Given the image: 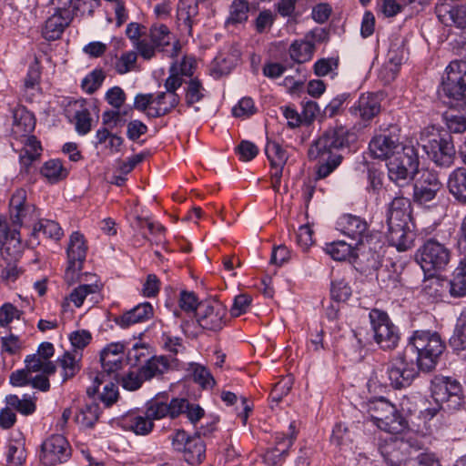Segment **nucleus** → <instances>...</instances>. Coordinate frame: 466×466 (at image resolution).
Listing matches in <instances>:
<instances>
[{
    "label": "nucleus",
    "mask_w": 466,
    "mask_h": 466,
    "mask_svg": "<svg viewBox=\"0 0 466 466\" xmlns=\"http://www.w3.org/2000/svg\"><path fill=\"white\" fill-rule=\"evenodd\" d=\"M104 79V72L101 69H96L82 80L81 86L86 93L92 94L101 86Z\"/></svg>",
    "instance_id": "obj_58"
},
{
    "label": "nucleus",
    "mask_w": 466,
    "mask_h": 466,
    "mask_svg": "<svg viewBox=\"0 0 466 466\" xmlns=\"http://www.w3.org/2000/svg\"><path fill=\"white\" fill-rule=\"evenodd\" d=\"M451 257V250L433 238L426 240L416 252V260L425 272L444 269Z\"/></svg>",
    "instance_id": "obj_11"
},
{
    "label": "nucleus",
    "mask_w": 466,
    "mask_h": 466,
    "mask_svg": "<svg viewBox=\"0 0 466 466\" xmlns=\"http://www.w3.org/2000/svg\"><path fill=\"white\" fill-rule=\"evenodd\" d=\"M153 316V307L149 302L137 305L130 310L116 318V323L121 328H128L131 325L148 320Z\"/></svg>",
    "instance_id": "obj_31"
},
{
    "label": "nucleus",
    "mask_w": 466,
    "mask_h": 466,
    "mask_svg": "<svg viewBox=\"0 0 466 466\" xmlns=\"http://www.w3.org/2000/svg\"><path fill=\"white\" fill-rule=\"evenodd\" d=\"M72 20V17L56 11L54 15L46 21L42 31L43 36L48 41L58 39Z\"/></svg>",
    "instance_id": "obj_32"
},
{
    "label": "nucleus",
    "mask_w": 466,
    "mask_h": 466,
    "mask_svg": "<svg viewBox=\"0 0 466 466\" xmlns=\"http://www.w3.org/2000/svg\"><path fill=\"white\" fill-rule=\"evenodd\" d=\"M13 117L12 133L16 139L29 136L34 131L35 127V116L25 106L15 107L13 112Z\"/></svg>",
    "instance_id": "obj_29"
},
{
    "label": "nucleus",
    "mask_w": 466,
    "mask_h": 466,
    "mask_svg": "<svg viewBox=\"0 0 466 466\" xmlns=\"http://www.w3.org/2000/svg\"><path fill=\"white\" fill-rule=\"evenodd\" d=\"M171 442L188 464H199L205 458L206 445L198 434L189 436L185 431L177 430L171 436Z\"/></svg>",
    "instance_id": "obj_15"
},
{
    "label": "nucleus",
    "mask_w": 466,
    "mask_h": 466,
    "mask_svg": "<svg viewBox=\"0 0 466 466\" xmlns=\"http://www.w3.org/2000/svg\"><path fill=\"white\" fill-rule=\"evenodd\" d=\"M100 416V408L97 403L85 405L76 414V421L83 428L91 429L95 426Z\"/></svg>",
    "instance_id": "obj_41"
},
{
    "label": "nucleus",
    "mask_w": 466,
    "mask_h": 466,
    "mask_svg": "<svg viewBox=\"0 0 466 466\" xmlns=\"http://www.w3.org/2000/svg\"><path fill=\"white\" fill-rule=\"evenodd\" d=\"M402 466H441L438 460L429 453H420L416 457H410Z\"/></svg>",
    "instance_id": "obj_64"
},
{
    "label": "nucleus",
    "mask_w": 466,
    "mask_h": 466,
    "mask_svg": "<svg viewBox=\"0 0 466 466\" xmlns=\"http://www.w3.org/2000/svg\"><path fill=\"white\" fill-rule=\"evenodd\" d=\"M381 100L373 93L362 94L358 101L350 107V113L363 121H370L380 114Z\"/></svg>",
    "instance_id": "obj_28"
},
{
    "label": "nucleus",
    "mask_w": 466,
    "mask_h": 466,
    "mask_svg": "<svg viewBox=\"0 0 466 466\" xmlns=\"http://www.w3.org/2000/svg\"><path fill=\"white\" fill-rule=\"evenodd\" d=\"M187 406L186 399L174 398L169 402L164 396H157L146 404V414L152 420L166 417L174 419L184 412Z\"/></svg>",
    "instance_id": "obj_19"
},
{
    "label": "nucleus",
    "mask_w": 466,
    "mask_h": 466,
    "mask_svg": "<svg viewBox=\"0 0 466 466\" xmlns=\"http://www.w3.org/2000/svg\"><path fill=\"white\" fill-rule=\"evenodd\" d=\"M183 83L186 84L185 102L188 106H191L204 98L206 90L200 80L197 77H191L187 82L183 80Z\"/></svg>",
    "instance_id": "obj_47"
},
{
    "label": "nucleus",
    "mask_w": 466,
    "mask_h": 466,
    "mask_svg": "<svg viewBox=\"0 0 466 466\" xmlns=\"http://www.w3.org/2000/svg\"><path fill=\"white\" fill-rule=\"evenodd\" d=\"M388 177L398 187L409 186L418 172L419 156L413 145L402 147L401 152L390 158L387 163Z\"/></svg>",
    "instance_id": "obj_6"
},
{
    "label": "nucleus",
    "mask_w": 466,
    "mask_h": 466,
    "mask_svg": "<svg viewBox=\"0 0 466 466\" xmlns=\"http://www.w3.org/2000/svg\"><path fill=\"white\" fill-rule=\"evenodd\" d=\"M22 311L11 303H4L0 307V326L5 327L14 319H19Z\"/></svg>",
    "instance_id": "obj_62"
},
{
    "label": "nucleus",
    "mask_w": 466,
    "mask_h": 466,
    "mask_svg": "<svg viewBox=\"0 0 466 466\" xmlns=\"http://www.w3.org/2000/svg\"><path fill=\"white\" fill-rule=\"evenodd\" d=\"M56 363L62 369L64 381L73 378L80 370L79 360L69 351L57 358Z\"/></svg>",
    "instance_id": "obj_46"
},
{
    "label": "nucleus",
    "mask_w": 466,
    "mask_h": 466,
    "mask_svg": "<svg viewBox=\"0 0 466 466\" xmlns=\"http://www.w3.org/2000/svg\"><path fill=\"white\" fill-rule=\"evenodd\" d=\"M196 316L202 329L218 331L226 325L227 308L219 301L202 302Z\"/></svg>",
    "instance_id": "obj_17"
},
{
    "label": "nucleus",
    "mask_w": 466,
    "mask_h": 466,
    "mask_svg": "<svg viewBox=\"0 0 466 466\" xmlns=\"http://www.w3.org/2000/svg\"><path fill=\"white\" fill-rule=\"evenodd\" d=\"M388 240L399 251H406L413 246L415 234L410 228V211L387 212Z\"/></svg>",
    "instance_id": "obj_9"
},
{
    "label": "nucleus",
    "mask_w": 466,
    "mask_h": 466,
    "mask_svg": "<svg viewBox=\"0 0 466 466\" xmlns=\"http://www.w3.org/2000/svg\"><path fill=\"white\" fill-rule=\"evenodd\" d=\"M0 250L5 260L17 261L21 258L24 245L16 228L0 224Z\"/></svg>",
    "instance_id": "obj_25"
},
{
    "label": "nucleus",
    "mask_w": 466,
    "mask_h": 466,
    "mask_svg": "<svg viewBox=\"0 0 466 466\" xmlns=\"http://www.w3.org/2000/svg\"><path fill=\"white\" fill-rule=\"evenodd\" d=\"M422 148L437 166L449 167L455 158V148L449 134H433L423 140Z\"/></svg>",
    "instance_id": "obj_13"
},
{
    "label": "nucleus",
    "mask_w": 466,
    "mask_h": 466,
    "mask_svg": "<svg viewBox=\"0 0 466 466\" xmlns=\"http://www.w3.org/2000/svg\"><path fill=\"white\" fill-rule=\"evenodd\" d=\"M239 60V53L237 49L220 53L213 61V71L218 75L228 74Z\"/></svg>",
    "instance_id": "obj_40"
},
{
    "label": "nucleus",
    "mask_w": 466,
    "mask_h": 466,
    "mask_svg": "<svg viewBox=\"0 0 466 466\" xmlns=\"http://www.w3.org/2000/svg\"><path fill=\"white\" fill-rule=\"evenodd\" d=\"M70 456L71 447L63 435L54 434L42 443L40 460L45 465L64 463Z\"/></svg>",
    "instance_id": "obj_18"
},
{
    "label": "nucleus",
    "mask_w": 466,
    "mask_h": 466,
    "mask_svg": "<svg viewBox=\"0 0 466 466\" xmlns=\"http://www.w3.org/2000/svg\"><path fill=\"white\" fill-rule=\"evenodd\" d=\"M42 233L45 237L52 239L58 240L63 236V230L54 220L41 219L33 228L31 238H38L39 234Z\"/></svg>",
    "instance_id": "obj_44"
},
{
    "label": "nucleus",
    "mask_w": 466,
    "mask_h": 466,
    "mask_svg": "<svg viewBox=\"0 0 466 466\" xmlns=\"http://www.w3.org/2000/svg\"><path fill=\"white\" fill-rule=\"evenodd\" d=\"M444 291L443 283L435 278L424 281L421 295L430 302L441 300Z\"/></svg>",
    "instance_id": "obj_50"
},
{
    "label": "nucleus",
    "mask_w": 466,
    "mask_h": 466,
    "mask_svg": "<svg viewBox=\"0 0 466 466\" xmlns=\"http://www.w3.org/2000/svg\"><path fill=\"white\" fill-rule=\"evenodd\" d=\"M191 370L194 381L199 384L203 389H211L215 386V379L206 367L194 364L191 367Z\"/></svg>",
    "instance_id": "obj_55"
},
{
    "label": "nucleus",
    "mask_w": 466,
    "mask_h": 466,
    "mask_svg": "<svg viewBox=\"0 0 466 466\" xmlns=\"http://www.w3.org/2000/svg\"><path fill=\"white\" fill-rule=\"evenodd\" d=\"M144 381L146 379L141 376L140 369L137 371H129L121 378L122 387L131 391L138 390Z\"/></svg>",
    "instance_id": "obj_61"
},
{
    "label": "nucleus",
    "mask_w": 466,
    "mask_h": 466,
    "mask_svg": "<svg viewBox=\"0 0 466 466\" xmlns=\"http://www.w3.org/2000/svg\"><path fill=\"white\" fill-rule=\"evenodd\" d=\"M137 60V54L135 51L125 52L116 59L115 69L120 75L127 74L135 70Z\"/></svg>",
    "instance_id": "obj_56"
},
{
    "label": "nucleus",
    "mask_w": 466,
    "mask_h": 466,
    "mask_svg": "<svg viewBox=\"0 0 466 466\" xmlns=\"http://www.w3.org/2000/svg\"><path fill=\"white\" fill-rule=\"evenodd\" d=\"M435 11L439 20L445 25L466 28V4L458 0H441Z\"/></svg>",
    "instance_id": "obj_22"
},
{
    "label": "nucleus",
    "mask_w": 466,
    "mask_h": 466,
    "mask_svg": "<svg viewBox=\"0 0 466 466\" xmlns=\"http://www.w3.org/2000/svg\"><path fill=\"white\" fill-rule=\"evenodd\" d=\"M248 11L249 5L247 0H234L230 5L228 23L239 24L247 21Z\"/></svg>",
    "instance_id": "obj_52"
},
{
    "label": "nucleus",
    "mask_w": 466,
    "mask_h": 466,
    "mask_svg": "<svg viewBox=\"0 0 466 466\" xmlns=\"http://www.w3.org/2000/svg\"><path fill=\"white\" fill-rule=\"evenodd\" d=\"M450 293L454 298H461L466 295V276L455 269L452 279L448 283Z\"/></svg>",
    "instance_id": "obj_60"
},
{
    "label": "nucleus",
    "mask_w": 466,
    "mask_h": 466,
    "mask_svg": "<svg viewBox=\"0 0 466 466\" xmlns=\"http://www.w3.org/2000/svg\"><path fill=\"white\" fill-rule=\"evenodd\" d=\"M151 357L149 348L145 343L136 342L127 350L126 361L131 366H137L145 363Z\"/></svg>",
    "instance_id": "obj_48"
},
{
    "label": "nucleus",
    "mask_w": 466,
    "mask_h": 466,
    "mask_svg": "<svg viewBox=\"0 0 466 466\" xmlns=\"http://www.w3.org/2000/svg\"><path fill=\"white\" fill-rule=\"evenodd\" d=\"M40 68L38 64L35 62L32 64L27 71L26 76L24 81L25 92H30V95H34V92L38 90V84L40 79Z\"/></svg>",
    "instance_id": "obj_59"
},
{
    "label": "nucleus",
    "mask_w": 466,
    "mask_h": 466,
    "mask_svg": "<svg viewBox=\"0 0 466 466\" xmlns=\"http://www.w3.org/2000/svg\"><path fill=\"white\" fill-rule=\"evenodd\" d=\"M404 41L396 39L392 41L387 55V62L380 70V78L386 83L393 81L400 70V67L406 58Z\"/></svg>",
    "instance_id": "obj_24"
},
{
    "label": "nucleus",
    "mask_w": 466,
    "mask_h": 466,
    "mask_svg": "<svg viewBox=\"0 0 466 466\" xmlns=\"http://www.w3.org/2000/svg\"><path fill=\"white\" fill-rule=\"evenodd\" d=\"M441 187V183L437 174L430 170H423L413 186L414 200L420 204H426L436 197Z\"/></svg>",
    "instance_id": "obj_26"
},
{
    "label": "nucleus",
    "mask_w": 466,
    "mask_h": 466,
    "mask_svg": "<svg viewBox=\"0 0 466 466\" xmlns=\"http://www.w3.org/2000/svg\"><path fill=\"white\" fill-rule=\"evenodd\" d=\"M445 343L437 332L416 330L409 340L405 350L415 356L420 370L431 371L445 350Z\"/></svg>",
    "instance_id": "obj_3"
},
{
    "label": "nucleus",
    "mask_w": 466,
    "mask_h": 466,
    "mask_svg": "<svg viewBox=\"0 0 466 466\" xmlns=\"http://www.w3.org/2000/svg\"><path fill=\"white\" fill-rule=\"evenodd\" d=\"M442 91L453 106H466V61H451L445 69Z\"/></svg>",
    "instance_id": "obj_7"
},
{
    "label": "nucleus",
    "mask_w": 466,
    "mask_h": 466,
    "mask_svg": "<svg viewBox=\"0 0 466 466\" xmlns=\"http://www.w3.org/2000/svg\"><path fill=\"white\" fill-rule=\"evenodd\" d=\"M6 404L16 410L23 415H30L35 410V404L30 399H19L17 395H8L5 398Z\"/></svg>",
    "instance_id": "obj_54"
},
{
    "label": "nucleus",
    "mask_w": 466,
    "mask_h": 466,
    "mask_svg": "<svg viewBox=\"0 0 466 466\" xmlns=\"http://www.w3.org/2000/svg\"><path fill=\"white\" fill-rule=\"evenodd\" d=\"M336 225L339 231L355 241V245H364L371 238L367 222L358 216L344 214Z\"/></svg>",
    "instance_id": "obj_21"
},
{
    "label": "nucleus",
    "mask_w": 466,
    "mask_h": 466,
    "mask_svg": "<svg viewBox=\"0 0 466 466\" xmlns=\"http://www.w3.org/2000/svg\"><path fill=\"white\" fill-rule=\"evenodd\" d=\"M169 361L165 356H151L139 369L146 380L163 375L169 369Z\"/></svg>",
    "instance_id": "obj_37"
},
{
    "label": "nucleus",
    "mask_w": 466,
    "mask_h": 466,
    "mask_svg": "<svg viewBox=\"0 0 466 466\" xmlns=\"http://www.w3.org/2000/svg\"><path fill=\"white\" fill-rule=\"evenodd\" d=\"M400 142V128L397 125H390L375 135L369 144V149L376 158H391L406 147Z\"/></svg>",
    "instance_id": "obj_12"
},
{
    "label": "nucleus",
    "mask_w": 466,
    "mask_h": 466,
    "mask_svg": "<svg viewBox=\"0 0 466 466\" xmlns=\"http://www.w3.org/2000/svg\"><path fill=\"white\" fill-rule=\"evenodd\" d=\"M102 372L98 374L95 382L96 387L104 382L105 374L116 379L117 372L126 362L125 346L119 342H113L105 347L100 353Z\"/></svg>",
    "instance_id": "obj_16"
},
{
    "label": "nucleus",
    "mask_w": 466,
    "mask_h": 466,
    "mask_svg": "<svg viewBox=\"0 0 466 466\" xmlns=\"http://www.w3.org/2000/svg\"><path fill=\"white\" fill-rule=\"evenodd\" d=\"M289 430L290 433L289 434L277 433L276 446L267 452L266 459L271 461L272 464L279 462L288 455L289 450L297 436L294 422L290 423Z\"/></svg>",
    "instance_id": "obj_30"
},
{
    "label": "nucleus",
    "mask_w": 466,
    "mask_h": 466,
    "mask_svg": "<svg viewBox=\"0 0 466 466\" xmlns=\"http://www.w3.org/2000/svg\"><path fill=\"white\" fill-rule=\"evenodd\" d=\"M126 430H130L137 435H147L154 428V422L147 414H130L126 416L122 421Z\"/></svg>",
    "instance_id": "obj_38"
},
{
    "label": "nucleus",
    "mask_w": 466,
    "mask_h": 466,
    "mask_svg": "<svg viewBox=\"0 0 466 466\" xmlns=\"http://www.w3.org/2000/svg\"><path fill=\"white\" fill-rule=\"evenodd\" d=\"M375 425L381 431L391 434V436H397L405 430L406 421L396 410L395 414L388 415L387 419L380 420Z\"/></svg>",
    "instance_id": "obj_45"
},
{
    "label": "nucleus",
    "mask_w": 466,
    "mask_h": 466,
    "mask_svg": "<svg viewBox=\"0 0 466 466\" xmlns=\"http://www.w3.org/2000/svg\"><path fill=\"white\" fill-rule=\"evenodd\" d=\"M351 136L347 127L336 126L323 131L312 142L308 154L310 159L319 161L317 170L319 178H325L340 165L342 156L339 152L349 147Z\"/></svg>",
    "instance_id": "obj_1"
},
{
    "label": "nucleus",
    "mask_w": 466,
    "mask_h": 466,
    "mask_svg": "<svg viewBox=\"0 0 466 466\" xmlns=\"http://www.w3.org/2000/svg\"><path fill=\"white\" fill-rule=\"evenodd\" d=\"M87 246L83 234L75 231L70 235L66 248L68 264L65 272L67 280H73L76 274L82 269L83 262L86 259Z\"/></svg>",
    "instance_id": "obj_20"
},
{
    "label": "nucleus",
    "mask_w": 466,
    "mask_h": 466,
    "mask_svg": "<svg viewBox=\"0 0 466 466\" xmlns=\"http://www.w3.org/2000/svg\"><path fill=\"white\" fill-rule=\"evenodd\" d=\"M423 440L416 434L408 433L404 437L390 436L380 444L379 450L385 461L390 466H402L412 452L421 450Z\"/></svg>",
    "instance_id": "obj_5"
},
{
    "label": "nucleus",
    "mask_w": 466,
    "mask_h": 466,
    "mask_svg": "<svg viewBox=\"0 0 466 466\" xmlns=\"http://www.w3.org/2000/svg\"><path fill=\"white\" fill-rule=\"evenodd\" d=\"M431 395L444 410H458L464 404L465 396L461 384L450 377H436L431 382Z\"/></svg>",
    "instance_id": "obj_8"
},
{
    "label": "nucleus",
    "mask_w": 466,
    "mask_h": 466,
    "mask_svg": "<svg viewBox=\"0 0 466 466\" xmlns=\"http://www.w3.org/2000/svg\"><path fill=\"white\" fill-rule=\"evenodd\" d=\"M182 85L183 78L178 76L177 66H170L169 76L164 83L166 91L137 94L134 100V107L151 118L164 116L178 106L180 96L177 90Z\"/></svg>",
    "instance_id": "obj_2"
},
{
    "label": "nucleus",
    "mask_w": 466,
    "mask_h": 466,
    "mask_svg": "<svg viewBox=\"0 0 466 466\" xmlns=\"http://www.w3.org/2000/svg\"><path fill=\"white\" fill-rule=\"evenodd\" d=\"M148 38L137 43V52L146 60L155 57L157 52H168L170 57H175L180 51L179 40L164 24H153L148 31Z\"/></svg>",
    "instance_id": "obj_4"
},
{
    "label": "nucleus",
    "mask_w": 466,
    "mask_h": 466,
    "mask_svg": "<svg viewBox=\"0 0 466 466\" xmlns=\"http://www.w3.org/2000/svg\"><path fill=\"white\" fill-rule=\"evenodd\" d=\"M199 304L194 292L185 290L180 292L178 305L183 311L187 313H197Z\"/></svg>",
    "instance_id": "obj_63"
},
{
    "label": "nucleus",
    "mask_w": 466,
    "mask_h": 466,
    "mask_svg": "<svg viewBox=\"0 0 466 466\" xmlns=\"http://www.w3.org/2000/svg\"><path fill=\"white\" fill-rule=\"evenodd\" d=\"M265 153L271 169L283 168L289 158L287 151L275 141H268Z\"/></svg>",
    "instance_id": "obj_43"
},
{
    "label": "nucleus",
    "mask_w": 466,
    "mask_h": 466,
    "mask_svg": "<svg viewBox=\"0 0 466 466\" xmlns=\"http://www.w3.org/2000/svg\"><path fill=\"white\" fill-rule=\"evenodd\" d=\"M99 292V286L97 284H84L79 285L72 290L69 295V300L79 308L82 306L85 299L90 294Z\"/></svg>",
    "instance_id": "obj_53"
},
{
    "label": "nucleus",
    "mask_w": 466,
    "mask_h": 466,
    "mask_svg": "<svg viewBox=\"0 0 466 466\" xmlns=\"http://www.w3.org/2000/svg\"><path fill=\"white\" fill-rule=\"evenodd\" d=\"M315 46L309 41H295L291 44L289 53L291 59L299 64L309 61L314 54Z\"/></svg>",
    "instance_id": "obj_42"
},
{
    "label": "nucleus",
    "mask_w": 466,
    "mask_h": 466,
    "mask_svg": "<svg viewBox=\"0 0 466 466\" xmlns=\"http://www.w3.org/2000/svg\"><path fill=\"white\" fill-rule=\"evenodd\" d=\"M18 139H21V143L23 144L20 153V162L25 171L28 172L32 162L40 157L42 147L40 141L37 140L35 136L29 135L19 137Z\"/></svg>",
    "instance_id": "obj_34"
},
{
    "label": "nucleus",
    "mask_w": 466,
    "mask_h": 466,
    "mask_svg": "<svg viewBox=\"0 0 466 466\" xmlns=\"http://www.w3.org/2000/svg\"><path fill=\"white\" fill-rule=\"evenodd\" d=\"M449 192L461 204H466V168L454 169L448 177Z\"/></svg>",
    "instance_id": "obj_35"
},
{
    "label": "nucleus",
    "mask_w": 466,
    "mask_h": 466,
    "mask_svg": "<svg viewBox=\"0 0 466 466\" xmlns=\"http://www.w3.org/2000/svg\"><path fill=\"white\" fill-rule=\"evenodd\" d=\"M101 0H50L56 12L65 14L72 18L76 15L92 16L100 6Z\"/></svg>",
    "instance_id": "obj_27"
},
{
    "label": "nucleus",
    "mask_w": 466,
    "mask_h": 466,
    "mask_svg": "<svg viewBox=\"0 0 466 466\" xmlns=\"http://www.w3.org/2000/svg\"><path fill=\"white\" fill-rule=\"evenodd\" d=\"M351 293V288L345 279H335L331 282L330 295L332 299L344 302L350 299Z\"/></svg>",
    "instance_id": "obj_57"
},
{
    "label": "nucleus",
    "mask_w": 466,
    "mask_h": 466,
    "mask_svg": "<svg viewBox=\"0 0 466 466\" xmlns=\"http://www.w3.org/2000/svg\"><path fill=\"white\" fill-rule=\"evenodd\" d=\"M396 410L395 405L383 397L371 400L367 403V411L374 424L387 419L388 415L395 414Z\"/></svg>",
    "instance_id": "obj_36"
},
{
    "label": "nucleus",
    "mask_w": 466,
    "mask_h": 466,
    "mask_svg": "<svg viewBox=\"0 0 466 466\" xmlns=\"http://www.w3.org/2000/svg\"><path fill=\"white\" fill-rule=\"evenodd\" d=\"M40 173L49 183L55 184L66 178L69 172L60 159H50L44 163Z\"/></svg>",
    "instance_id": "obj_39"
},
{
    "label": "nucleus",
    "mask_w": 466,
    "mask_h": 466,
    "mask_svg": "<svg viewBox=\"0 0 466 466\" xmlns=\"http://www.w3.org/2000/svg\"><path fill=\"white\" fill-rule=\"evenodd\" d=\"M325 251L334 260L342 261L346 260L352 254L351 244H348L343 240L334 241L327 244Z\"/></svg>",
    "instance_id": "obj_51"
},
{
    "label": "nucleus",
    "mask_w": 466,
    "mask_h": 466,
    "mask_svg": "<svg viewBox=\"0 0 466 466\" xmlns=\"http://www.w3.org/2000/svg\"><path fill=\"white\" fill-rule=\"evenodd\" d=\"M25 200L26 191L24 188L17 189L10 199V218L15 228L36 218L35 206L27 204Z\"/></svg>",
    "instance_id": "obj_23"
},
{
    "label": "nucleus",
    "mask_w": 466,
    "mask_h": 466,
    "mask_svg": "<svg viewBox=\"0 0 466 466\" xmlns=\"http://www.w3.org/2000/svg\"><path fill=\"white\" fill-rule=\"evenodd\" d=\"M373 339L384 350H393L400 341L399 329L393 324L389 315L380 309H373L369 313Z\"/></svg>",
    "instance_id": "obj_10"
},
{
    "label": "nucleus",
    "mask_w": 466,
    "mask_h": 466,
    "mask_svg": "<svg viewBox=\"0 0 466 466\" xmlns=\"http://www.w3.org/2000/svg\"><path fill=\"white\" fill-rule=\"evenodd\" d=\"M198 14V5L195 0H179L177 18L181 30L191 34L194 18Z\"/></svg>",
    "instance_id": "obj_33"
},
{
    "label": "nucleus",
    "mask_w": 466,
    "mask_h": 466,
    "mask_svg": "<svg viewBox=\"0 0 466 466\" xmlns=\"http://www.w3.org/2000/svg\"><path fill=\"white\" fill-rule=\"evenodd\" d=\"M450 344L455 350H466V309L461 313L457 320L454 334L450 339Z\"/></svg>",
    "instance_id": "obj_49"
},
{
    "label": "nucleus",
    "mask_w": 466,
    "mask_h": 466,
    "mask_svg": "<svg viewBox=\"0 0 466 466\" xmlns=\"http://www.w3.org/2000/svg\"><path fill=\"white\" fill-rule=\"evenodd\" d=\"M419 370L414 359L404 350L401 356L392 360L386 372L390 384L394 389H402L411 384Z\"/></svg>",
    "instance_id": "obj_14"
}]
</instances>
